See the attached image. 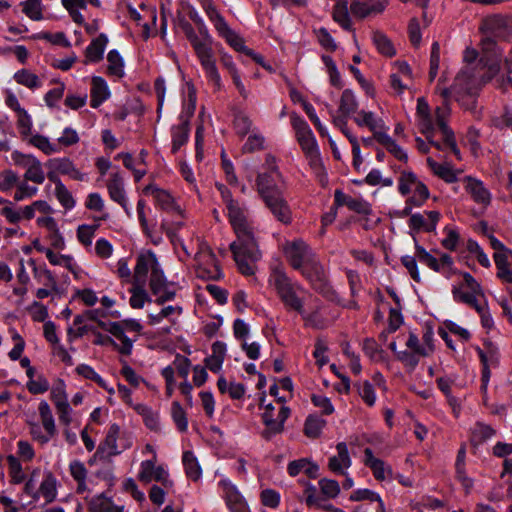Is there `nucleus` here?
Here are the masks:
<instances>
[{
	"label": "nucleus",
	"mask_w": 512,
	"mask_h": 512,
	"mask_svg": "<svg viewBox=\"0 0 512 512\" xmlns=\"http://www.w3.org/2000/svg\"><path fill=\"white\" fill-rule=\"evenodd\" d=\"M499 73L497 63L488 65V72H475L474 67L464 66L456 75L454 83L450 88H439L440 95L443 97V103L449 105V97L453 95L456 101H461V95L476 94L477 91L486 83L490 82ZM450 108V106H448Z\"/></svg>",
	"instance_id": "f257e3e1"
},
{
	"label": "nucleus",
	"mask_w": 512,
	"mask_h": 512,
	"mask_svg": "<svg viewBox=\"0 0 512 512\" xmlns=\"http://www.w3.org/2000/svg\"><path fill=\"white\" fill-rule=\"evenodd\" d=\"M275 173H260L256 179L257 191L272 215L283 224L292 221V212L281 191L275 184Z\"/></svg>",
	"instance_id": "f03ea898"
},
{
	"label": "nucleus",
	"mask_w": 512,
	"mask_h": 512,
	"mask_svg": "<svg viewBox=\"0 0 512 512\" xmlns=\"http://www.w3.org/2000/svg\"><path fill=\"white\" fill-rule=\"evenodd\" d=\"M237 239L230 244V250L237 264L238 270L246 276L253 275L256 263L261 258L254 228L237 232Z\"/></svg>",
	"instance_id": "7ed1b4c3"
},
{
	"label": "nucleus",
	"mask_w": 512,
	"mask_h": 512,
	"mask_svg": "<svg viewBox=\"0 0 512 512\" xmlns=\"http://www.w3.org/2000/svg\"><path fill=\"white\" fill-rule=\"evenodd\" d=\"M177 27L183 31L191 43L208 80L214 84L217 90H221L222 81L216 66L212 47L199 39L192 25L184 17L177 19Z\"/></svg>",
	"instance_id": "20e7f679"
},
{
	"label": "nucleus",
	"mask_w": 512,
	"mask_h": 512,
	"mask_svg": "<svg viewBox=\"0 0 512 512\" xmlns=\"http://www.w3.org/2000/svg\"><path fill=\"white\" fill-rule=\"evenodd\" d=\"M270 282L274 285L277 294L286 309L294 310L299 314H303V301L296 294V290L299 289L300 286L293 283L286 273L280 269H275L273 271L270 276Z\"/></svg>",
	"instance_id": "39448f33"
},
{
	"label": "nucleus",
	"mask_w": 512,
	"mask_h": 512,
	"mask_svg": "<svg viewBox=\"0 0 512 512\" xmlns=\"http://www.w3.org/2000/svg\"><path fill=\"white\" fill-rule=\"evenodd\" d=\"M297 270L300 271L302 276L310 282L313 289L316 291L320 293H326L329 291L324 268L315 254Z\"/></svg>",
	"instance_id": "423d86ee"
},
{
	"label": "nucleus",
	"mask_w": 512,
	"mask_h": 512,
	"mask_svg": "<svg viewBox=\"0 0 512 512\" xmlns=\"http://www.w3.org/2000/svg\"><path fill=\"white\" fill-rule=\"evenodd\" d=\"M15 165L26 170L24 179L35 184H42L45 181V174L41 162L32 155H26L15 151L12 153Z\"/></svg>",
	"instance_id": "0eeeda50"
},
{
	"label": "nucleus",
	"mask_w": 512,
	"mask_h": 512,
	"mask_svg": "<svg viewBox=\"0 0 512 512\" xmlns=\"http://www.w3.org/2000/svg\"><path fill=\"white\" fill-rule=\"evenodd\" d=\"M283 253L286 260L295 270L301 268L303 264L315 254L302 239L286 242L283 246Z\"/></svg>",
	"instance_id": "6e6552de"
},
{
	"label": "nucleus",
	"mask_w": 512,
	"mask_h": 512,
	"mask_svg": "<svg viewBox=\"0 0 512 512\" xmlns=\"http://www.w3.org/2000/svg\"><path fill=\"white\" fill-rule=\"evenodd\" d=\"M290 413V408L282 406L278 412L277 418L274 419L273 411H264L262 421L265 425V429L261 432V436L269 441L274 436L281 434L284 431V423L289 418Z\"/></svg>",
	"instance_id": "1a4fd4ad"
},
{
	"label": "nucleus",
	"mask_w": 512,
	"mask_h": 512,
	"mask_svg": "<svg viewBox=\"0 0 512 512\" xmlns=\"http://www.w3.org/2000/svg\"><path fill=\"white\" fill-rule=\"evenodd\" d=\"M512 20L500 14H494L484 18L479 27L483 35L495 38H505L511 30Z\"/></svg>",
	"instance_id": "9d476101"
},
{
	"label": "nucleus",
	"mask_w": 512,
	"mask_h": 512,
	"mask_svg": "<svg viewBox=\"0 0 512 512\" xmlns=\"http://www.w3.org/2000/svg\"><path fill=\"white\" fill-rule=\"evenodd\" d=\"M156 455L150 460H145L140 465L138 478L141 482L149 483L152 480L161 482L166 488L173 486V482L169 479L168 472L162 466H155Z\"/></svg>",
	"instance_id": "9b49d317"
},
{
	"label": "nucleus",
	"mask_w": 512,
	"mask_h": 512,
	"mask_svg": "<svg viewBox=\"0 0 512 512\" xmlns=\"http://www.w3.org/2000/svg\"><path fill=\"white\" fill-rule=\"evenodd\" d=\"M159 264L157 256L153 251L147 250L140 253L136 259L131 283L146 284L148 272L150 271L151 273Z\"/></svg>",
	"instance_id": "f8f14e48"
},
{
	"label": "nucleus",
	"mask_w": 512,
	"mask_h": 512,
	"mask_svg": "<svg viewBox=\"0 0 512 512\" xmlns=\"http://www.w3.org/2000/svg\"><path fill=\"white\" fill-rule=\"evenodd\" d=\"M291 125L295 130L297 141L304 153L318 148L313 132L303 118L293 113L291 115Z\"/></svg>",
	"instance_id": "ddd939ff"
},
{
	"label": "nucleus",
	"mask_w": 512,
	"mask_h": 512,
	"mask_svg": "<svg viewBox=\"0 0 512 512\" xmlns=\"http://www.w3.org/2000/svg\"><path fill=\"white\" fill-rule=\"evenodd\" d=\"M441 218L438 211H424L423 213H414L408 220L410 234L424 232H433Z\"/></svg>",
	"instance_id": "4468645a"
},
{
	"label": "nucleus",
	"mask_w": 512,
	"mask_h": 512,
	"mask_svg": "<svg viewBox=\"0 0 512 512\" xmlns=\"http://www.w3.org/2000/svg\"><path fill=\"white\" fill-rule=\"evenodd\" d=\"M435 113H436L437 127L439 128V130L443 134V139H444L445 144L450 148L452 153L458 159H460L461 158L460 157V150L457 147L455 136H454V132L447 125V118L450 115V108L445 103L444 105H441V106L437 107L436 110H435Z\"/></svg>",
	"instance_id": "2eb2a0df"
},
{
	"label": "nucleus",
	"mask_w": 512,
	"mask_h": 512,
	"mask_svg": "<svg viewBox=\"0 0 512 512\" xmlns=\"http://www.w3.org/2000/svg\"><path fill=\"white\" fill-rule=\"evenodd\" d=\"M388 4L387 0H352L350 12L359 19L382 13Z\"/></svg>",
	"instance_id": "dca6fc26"
},
{
	"label": "nucleus",
	"mask_w": 512,
	"mask_h": 512,
	"mask_svg": "<svg viewBox=\"0 0 512 512\" xmlns=\"http://www.w3.org/2000/svg\"><path fill=\"white\" fill-rule=\"evenodd\" d=\"M417 126L422 134H428L435 131L436 113L431 114L428 102L424 98L417 99L416 107Z\"/></svg>",
	"instance_id": "f3484780"
},
{
	"label": "nucleus",
	"mask_w": 512,
	"mask_h": 512,
	"mask_svg": "<svg viewBox=\"0 0 512 512\" xmlns=\"http://www.w3.org/2000/svg\"><path fill=\"white\" fill-rule=\"evenodd\" d=\"M353 120L359 127H367L373 133L375 140H378L379 135H383L387 130L384 121L371 111L361 110Z\"/></svg>",
	"instance_id": "a211bd4d"
},
{
	"label": "nucleus",
	"mask_w": 512,
	"mask_h": 512,
	"mask_svg": "<svg viewBox=\"0 0 512 512\" xmlns=\"http://www.w3.org/2000/svg\"><path fill=\"white\" fill-rule=\"evenodd\" d=\"M119 433L120 427L117 424H112L109 427L104 441L98 446L96 456H98L100 459H107L120 454L121 451L117 446V438Z\"/></svg>",
	"instance_id": "6ab92c4d"
},
{
	"label": "nucleus",
	"mask_w": 512,
	"mask_h": 512,
	"mask_svg": "<svg viewBox=\"0 0 512 512\" xmlns=\"http://www.w3.org/2000/svg\"><path fill=\"white\" fill-rule=\"evenodd\" d=\"M216 31L218 35L225 39V41L237 52L244 53L249 57L257 58L255 56V52L245 45L243 38L232 30L227 22L216 29Z\"/></svg>",
	"instance_id": "aec40b11"
},
{
	"label": "nucleus",
	"mask_w": 512,
	"mask_h": 512,
	"mask_svg": "<svg viewBox=\"0 0 512 512\" xmlns=\"http://www.w3.org/2000/svg\"><path fill=\"white\" fill-rule=\"evenodd\" d=\"M481 47L483 55L479 60V65L482 68H486V72H488V65L490 63H497L500 67L501 51H497L496 38L484 35V38L481 40Z\"/></svg>",
	"instance_id": "412c9836"
},
{
	"label": "nucleus",
	"mask_w": 512,
	"mask_h": 512,
	"mask_svg": "<svg viewBox=\"0 0 512 512\" xmlns=\"http://www.w3.org/2000/svg\"><path fill=\"white\" fill-rule=\"evenodd\" d=\"M106 187L111 200L118 203L121 207L127 210V200L125 197L124 181L119 171L112 172L110 178L106 183Z\"/></svg>",
	"instance_id": "4be33fe9"
},
{
	"label": "nucleus",
	"mask_w": 512,
	"mask_h": 512,
	"mask_svg": "<svg viewBox=\"0 0 512 512\" xmlns=\"http://www.w3.org/2000/svg\"><path fill=\"white\" fill-rule=\"evenodd\" d=\"M364 464L369 467L378 481H383L392 475V469L383 460L374 457L370 448L364 450Z\"/></svg>",
	"instance_id": "5701e85b"
},
{
	"label": "nucleus",
	"mask_w": 512,
	"mask_h": 512,
	"mask_svg": "<svg viewBox=\"0 0 512 512\" xmlns=\"http://www.w3.org/2000/svg\"><path fill=\"white\" fill-rule=\"evenodd\" d=\"M108 44V38L105 34H100L94 38L85 49L84 63H98L103 59L105 48Z\"/></svg>",
	"instance_id": "b1692460"
},
{
	"label": "nucleus",
	"mask_w": 512,
	"mask_h": 512,
	"mask_svg": "<svg viewBox=\"0 0 512 512\" xmlns=\"http://www.w3.org/2000/svg\"><path fill=\"white\" fill-rule=\"evenodd\" d=\"M229 221L235 231L241 232L242 230L252 229L253 226L247 219L246 211L242 208L238 202L227 208Z\"/></svg>",
	"instance_id": "393cba45"
},
{
	"label": "nucleus",
	"mask_w": 512,
	"mask_h": 512,
	"mask_svg": "<svg viewBox=\"0 0 512 512\" xmlns=\"http://www.w3.org/2000/svg\"><path fill=\"white\" fill-rule=\"evenodd\" d=\"M338 455L332 456L329 459L328 467L331 471L344 474V469L350 467L351 459L348 453L346 443L340 442L336 446Z\"/></svg>",
	"instance_id": "a878e982"
},
{
	"label": "nucleus",
	"mask_w": 512,
	"mask_h": 512,
	"mask_svg": "<svg viewBox=\"0 0 512 512\" xmlns=\"http://www.w3.org/2000/svg\"><path fill=\"white\" fill-rule=\"evenodd\" d=\"M189 120L180 117V123L174 125L171 129L172 134V153H177L178 150L186 144L189 138Z\"/></svg>",
	"instance_id": "bb28decb"
},
{
	"label": "nucleus",
	"mask_w": 512,
	"mask_h": 512,
	"mask_svg": "<svg viewBox=\"0 0 512 512\" xmlns=\"http://www.w3.org/2000/svg\"><path fill=\"white\" fill-rule=\"evenodd\" d=\"M109 96L110 92L106 81L102 77L94 76L91 88V107L98 108Z\"/></svg>",
	"instance_id": "cd10ccee"
},
{
	"label": "nucleus",
	"mask_w": 512,
	"mask_h": 512,
	"mask_svg": "<svg viewBox=\"0 0 512 512\" xmlns=\"http://www.w3.org/2000/svg\"><path fill=\"white\" fill-rule=\"evenodd\" d=\"M110 333L121 342V344L116 342V346L113 347L122 355H130L135 339H130L125 335L123 324L111 323Z\"/></svg>",
	"instance_id": "c85d7f7f"
},
{
	"label": "nucleus",
	"mask_w": 512,
	"mask_h": 512,
	"mask_svg": "<svg viewBox=\"0 0 512 512\" xmlns=\"http://www.w3.org/2000/svg\"><path fill=\"white\" fill-rule=\"evenodd\" d=\"M466 190L470 193L475 202L488 205L491 200L489 191L483 183L471 177H466Z\"/></svg>",
	"instance_id": "c756f323"
},
{
	"label": "nucleus",
	"mask_w": 512,
	"mask_h": 512,
	"mask_svg": "<svg viewBox=\"0 0 512 512\" xmlns=\"http://www.w3.org/2000/svg\"><path fill=\"white\" fill-rule=\"evenodd\" d=\"M226 503L231 512H247L248 507L245 500L237 491L235 486L224 483Z\"/></svg>",
	"instance_id": "7c9ffc66"
},
{
	"label": "nucleus",
	"mask_w": 512,
	"mask_h": 512,
	"mask_svg": "<svg viewBox=\"0 0 512 512\" xmlns=\"http://www.w3.org/2000/svg\"><path fill=\"white\" fill-rule=\"evenodd\" d=\"M199 255L201 258H204L207 263L213 265V270L211 271L200 268V275L202 277L207 276L209 279L219 280L222 277V272L219 268V265L217 264V260L213 251L208 246H203Z\"/></svg>",
	"instance_id": "2f4dec72"
},
{
	"label": "nucleus",
	"mask_w": 512,
	"mask_h": 512,
	"mask_svg": "<svg viewBox=\"0 0 512 512\" xmlns=\"http://www.w3.org/2000/svg\"><path fill=\"white\" fill-rule=\"evenodd\" d=\"M131 285L129 304L133 309H141L146 302H151V297L145 289L146 284L131 283Z\"/></svg>",
	"instance_id": "473e14b6"
},
{
	"label": "nucleus",
	"mask_w": 512,
	"mask_h": 512,
	"mask_svg": "<svg viewBox=\"0 0 512 512\" xmlns=\"http://www.w3.org/2000/svg\"><path fill=\"white\" fill-rule=\"evenodd\" d=\"M42 496L46 503H51L57 496V480L51 472H46L39 487V496Z\"/></svg>",
	"instance_id": "72a5a7b5"
},
{
	"label": "nucleus",
	"mask_w": 512,
	"mask_h": 512,
	"mask_svg": "<svg viewBox=\"0 0 512 512\" xmlns=\"http://www.w3.org/2000/svg\"><path fill=\"white\" fill-rule=\"evenodd\" d=\"M463 286H454L452 289L453 298L456 302H461L464 304H467L474 309L476 307H479L482 303L478 301V297H484L483 292L482 293H474L473 291L469 290L467 292L463 291Z\"/></svg>",
	"instance_id": "f704fd0d"
},
{
	"label": "nucleus",
	"mask_w": 512,
	"mask_h": 512,
	"mask_svg": "<svg viewBox=\"0 0 512 512\" xmlns=\"http://www.w3.org/2000/svg\"><path fill=\"white\" fill-rule=\"evenodd\" d=\"M144 193L151 194L162 210H171L174 208V200L165 190L153 185H148L144 188Z\"/></svg>",
	"instance_id": "c9c22d12"
},
{
	"label": "nucleus",
	"mask_w": 512,
	"mask_h": 512,
	"mask_svg": "<svg viewBox=\"0 0 512 512\" xmlns=\"http://www.w3.org/2000/svg\"><path fill=\"white\" fill-rule=\"evenodd\" d=\"M182 462L187 477L193 481H197L201 477L202 470L193 452L185 451L182 456Z\"/></svg>",
	"instance_id": "e433bc0d"
},
{
	"label": "nucleus",
	"mask_w": 512,
	"mask_h": 512,
	"mask_svg": "<svg viewBox=\"0 0 512 512\" xmlns=\"http://www.w3.org/2000/svg\"><path fill=\"white\" fill-rule=\"evenodd\" d=\"M134 410L142 416L147 428L152 431L159 430V414L145 404H137Z\"/></svg>",
	"instance_id": "4c0bfd02"
},
{
	"label": "nucleus",
	"mask_w": 512,
	"mask_h": 512,
	"mask_svg": "<svg viewBox=\"0 0 512 512\" xmlns=\"http://www.w3.org/2000/svg\"><path fill=\"white\" fill-rule=\"evenodd\" d=\"M39 415L42 425L49 436H55L57 433L54 417L49 404L46 401H41L38 406Z\"/></svg>",
	"instance_id": "58836bf2"
},
{
	"label": "nucleus",
	"mask_w": 512,
	"mask_h": 512,
	"mask_svg": "<svg viewBox=\"0 0 512 512\" xmlns=\"http://www.w3.org/2000/svg\"><path fill=\"white\" fill-rule=\"evenodd\" d=\"M427 164L433 173L445 182L454 183L457 181V176L449 165L437 163L430 157L427 158Z\"/></svg>",
	"instance_id": "ea45409f"
},
{
	"label": "nucleus",
	"mask_w": 512,
	"mask_h": 512,
	"mask_svg": "<svg viewBox=\"0 0 512 512\" xmlns=\"http://www.w3.org/2000/svg\"><path fill=\"white\" fill-rule=\"evenodd\" d=\"M168 286V281L165 277V274L159 264L158 267L153 269L150 273L149 278V288L153 295H158L162 292L165 287Z\"/></svg>",
	"instance_id": "a19ab883"
},
{
	"label": "nucleus",
	"mask_w": 512,
	"mask_h": 512,
	"mask_svg": "<svg viewBox=\"0 0 512 512\" xmlns=\"http://www.w3.org/2000/svg\"><path fill=\"white\" fill-rule=\"evenodd\" d=\"M109 75L122 78L124 76V61L117 50H111L107 55Z\"/></svg>",
	"instance_id": "79ce46f5"
},
{
	"label": "nucleus",
	"mask_w": 512,
	"mask_h": 512,
	"mask_svg": "<svg viewBox=\"0 0 512 512\" xmlns=\"http://www.w3.org/2000/svg\"><path fill=\"white\" fill-rule=\"evenodd\" d=\"M376 141L382 144L395 158L407 162L408 156L406 152L387 134V132L383 135H379V139Z\"/></svg>",
	"instance_id": "37998d69"
},
{
	"label": "nucleus",
	"mask_w": 512,
	"mask_h": 512,
	"mask_svg": "<svg viewBox=\"0 0 512 512\" xmlns=\"http://www.w3.org/2000/svg\"><path fill=\"white\" fill-rule=\"evenodd\" d=\"M419 181L420 180L415 173L411 171H402L398 180L399 193L403 196L410 194Z\"/></svg>",
	"instance_id": "c03bdc74"
},
{
	"label": "nucleus",
	"mask_w": 512,
	"mask_h": 512,
	"mask_svg": "<svg viewBox=\"0 0 512 512\" xmlns=\"http://www.w3.org/2000/svg\"><path fill=\"white\" fill-rule=\"evenodd\" d=\"M373 43L376 46L379 53L386 57H392L396 54V51L385 34L380 31L373 32Z\"/></svg>",
	"instance_id": "a18cd8bd"
},
{
	"label": "nucleus",
	"mask_w": 512,
	"mask_h": 512,
	"mask_svg": "<svg viewBox=\"0 0 512 512\" xmlns=\"http://www.w3.org/2000/svg\"><path fill=\"white\" fill-rule=\"evenodd\" d=\"M357 108L358 102L355 95L350 89H345L341 95L339 111L341 114L349 116L350 114L356 112Z\"/></svg>",
	"instance_id": "49530a36"
},
{
	"label": "nucleus",
	"mask_w": 512,
	"mask_h": 512,
	"mask_svg": "<svg viewBox=\"0 0 512 512\" xmlns=\"http://www.w3.org/2000/svg\"><path fill=\"white\" fill-rule=\"evenodd\" d=\"M14 79L18 84L29 89H36L41 86L39 77L26 69L17 71L14 75Z\"/></svg>",
	"instance_id": "de8ad7c7"
},
{
	"label": "nucleus",
	"mask_w": 512,
	"mask_h": 512,
	"mask_svg": "<svg viewBox=\"0 0 512 512\" xmlns=\"http://www.w3.org/2000/svg\"><path fill=\"white\" fill-rule=\"evenodd\" d=\"M8 467H9V476L11 478V483L20 484L25 480V474L22 469V465L18 458L13 455H9L7 457Z\"/></svg>",
	"instance_id": "09e8293b"
},
{
	"label": "nucleus",
	"mask_w": 512,
	"mask_h": 512,
	"mask_svg": "<svg viewBox=\"0 0 512 512\" xmlns=\"http://www.w3.org/2000/svg\"><path fill=\"white\" fill-rule=\"evenodd\" d=\"M350 500L351 501L369 500L371 502L377 501L379 503V508H378L377 512H385V507H384V504H383L380 496L372 490L358 489L350 495Z\"/></svg>",
	"instance_id": "8fccbe9b"
},
{
	"label": "nucleus",
	"mask_w": 512,
	"mask_h": 512,
	"mask_svg": "<svg viewBox=\"0 0 512 512\" xmlns=\"http://www.w3.org/2000/svg\"><path fill=\"white\" fill-rule=\"evenodd\" d=\"M415 256L421 263L427 265L435 272L441 271L438 259L431 255L428 251H426L424 247L419 244H415Z\"/></svg>",
	"instance_id": "3c124183"
},
{
	"label": "nucleus",
	"mask_w": 512,
	"mask_h": 512,
	"mask_svg": "<svg viewBox=\"0 0 512 512\" xmlns=\"http://www.w3.org/2000/svg\"><path fill=\"white\" fill-rule=\"evenodd\" d=\"M171 416L178 430L185 432L188 428L186 412L184 411L181 404L177 401H174L171 405Z\"/></svg>",
	"instance_id": "603ef678"
},
{
	"label": "nucleus",
	"mask_w": 512,
	"mask_h": 512,
	"mask_svg": "<svg viewBox=\"0 0 512 512\" xmlns=\"http://www.w3.org/2000/svg\"><path fill=\"white\" fill-rule=\"evenodd\" d=\"M325 424H326L325 420H323L319 417H316V416H309L306 419L305 425H304L305 435L310 438H317L320 435Z\"/></svg>",
	"instance_id": "864d4df0"
},
{
	"label": "nucleus",
	"mask_w": 512,
	"mask_h": 512,
	"mask_svg": "<svg viewBox=\"0 0 512 512\" xmlns=\"http://www.w3.org/2000/svg\"><path fill=\"white\" fill-rule=\"evenodd\" d=\"M332 16L333 20L337 22L343 29L352 31V23L346 4H337L334 7Z\"/></svg>",
	"instance_id": "5fc2aeb1"
},
{
	"label": "nucleus",
	"mask_w": 512,
	"mask_h": 512,
	"mask_svg": "<svg viewBox=\"0 0 512 512\" xmlns=\"http://www.w3.org/2000/svg\"><path fill=\"white\" fill-rule=\"evenodd\" d=\"M21 5L23 13L30 19L38 21L43 18L41 0H25Z\"/></svg>",
	"instance_id": "6e6d98bb"
},
{
	"label": "nucleus",
	"mask_w": 512,
	"mask_h": 512,
	"mask_svg": "<svg viewBox=\"0 0 512 512\" xmlns=\"http://www.w3.org/2000/svg\"><path fill=\"white\" fill-rule=\"evenodd\" d=\"M99 228V224L87 225L82 224L77 228V239L85 247H89L92 244L93 237L96 230Z\"/></svg>",
	"instance_id": "4d7b16f0"
},
{
	"label": "nucleus",
	"mask_w": 512,
	"mask_h": 512,
	"mask_svg": "<svg viewBox=\"0 0 512 512\" xmlns=\"http://www.w3.org/2000/svg\"><path fill=\"white\" fill-rule=\"evenodd\" d=\"M29 143L40 149L46 155H51L59 151L55 144H52L47 137L40 134L33 135Z\"/></svg>",
	"instance_id": "13d9d810"
},
{
	"label": "nucleus",
	"mask_w": 512,
	"mask_h": 512,
	"mask_svg": "<svg viewBox=\"0 0 512 512\" xmlns=\"http://www.w3.org/2000/svg\"><path fill=\"white\" fill-rule=\"evenodd\" d=\"M495 434L493 428L488 425L478 423L472 431V443L475 445L481 444Z\"/></svg>",
	"instance_id": "bf43d9fd"
},
{
	"label": "nucleus",
	"mask_w": 512,
	"mask_h": 512,
	"mask_svg": "<svg viewBox=\"0 0 512 512\" xmlns=\"http://www.w3.org/2000/svg\"><path fill=\"white\" fill-rule=\"evenodd\" d=\"M413 191L414 194L409 197V203H413L415 207H421L430 197L429 189L422 181H419Z\"/></svg>",
	"instance_id": "052dcab7"
},
{
	"label": "nucleus",
	"mask_w": 512,
	"mask_h": 512,
	"mask_svg": "<svg viewBox=\"0 0 512 512\" xmlns=\"http://www.w3.org/2000/svg\"><path fill=\"white\" fill-rule=\"evenodd\" d=\"M357 391L362 400L368 405L373 406L376 401L375 390L368 381L356 384Z\"/></svg>",
	"instance_id": "680f3d73"
},
{
	"label": "nucleus",
	"mask_w": 512,
	"mask_h": 512,
	"mask_svg": "<svg viewBox=\"0 0 512 512\" xmlns=\"http://www.w3.org/2000/svg\"><path fill=\"white\" fill-rule=\"evenodd\" d=\"M55 195L65 209H72L75 206V200L72 194L63 183H57V187H55Z\"/></svg>",
	"instance_id": "e2e57ef3"
},
{
	"label": "nucleus",
	"mask_w": 512,
	"mask_h": 512,
	"mask_svg": "<svg viewBox=\"0 0 512 512\" xmlns=\"http://www.w3.org/2000/svg\"><path fill=\"white\" fill-rule=\"evenodd\" d=\"M89 508L91 512H111L113 502L110 498L101 494L91 500Z\"/></svg>",
	"instance_id": "0e129e2a"
},
{
	"label": "nucleus",
	"mask_w": 512,
	"mask_h": 512,
	"mask_svg": "<svg viewBox=\"0 0 512 512\" xmlns=\"http://www.w3.org/2000/svg\"><path fill=\"white\" fill-rule=\"evenodd\" d=\"M318 484L325 498H336L340 493V486L336 480L323 478Z\"/></svg>",
	"instance_id": "69168bd1"
},
{
	"label": "nucleus",
	"mask_w": 512,
	"mask_h": 512,
	"mask_svg": "<svg viewBox=\"0 0 512 512\" xmlns=\"http://www.w3.org/2000/svg\"><path fill=\"white\" fill-rule=\"evenodd\" d=\"M265 139L261 134H251L242 147L243 153H253L264 149Z\"/></svg>",
	"instance_id": "338daca9"
},
{
	"label": "nucleus",
	"mask_w": 512,
	"mask_h": 512,
	"mask_svg": "<svg viewBox=\"0 0 512 512\" xmlns=\"http://www.w3.org/2000/svg\"><path fill=\"white\" fill-rule=\"evenodd\" d=\"M233 124L236 133L239 136L244 137L245 135L248 134V132L251 129L252 121L249 119L247 115L240 112L235 115Z\"/></svg>",
	"instance_id": "774afa93"
}]
</instances>
